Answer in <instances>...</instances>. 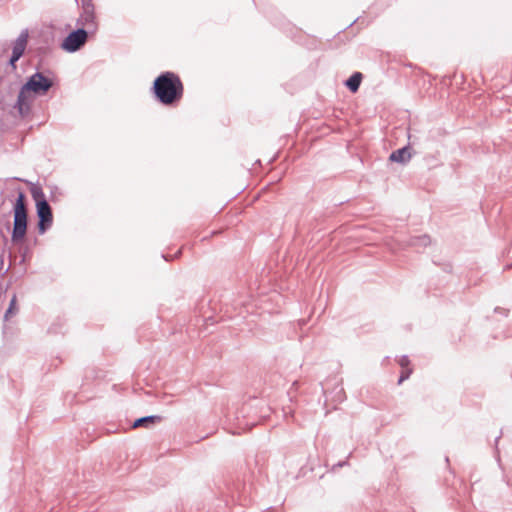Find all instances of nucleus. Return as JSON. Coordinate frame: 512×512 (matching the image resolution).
Segmentation results:
<instances>
[{
	"instance_id": "nucleus-17",
	"label": "nucleus",
	"mask_w": 512,
	"mask_h": 512,
	"mask_svg": "<svg viewBox=\"0 0 512 512\" xmlns=\"http://www.w3.org/2000/svg\"><path fill=\"white\" fill-rule=\"evenodd\" d=\"M344 85L352 92V75L344 81Z\"/></svg>"
},
{
	"instance_id": "nucleus-19",
	"label": "nucleus",
	"mask_w": 512,
	"mask_h": 512,
	"mask_svg": "<svg viewBox=\"0 0 512 512\" xmlns=\"http://www.w3.org/2000/svg\"><path fill=\"white\" fill-rule=\"evenodd\" d=\"M322 391H323V394L325 395V401H328V396H327V393H326V388L324 386H322Z\"/></svg>"
},
{
	"instance_id": "nucleus-20",
	"label": "nucleus",
	"mask_w": 512,
	"mask_h": 512,
	"mask_svg": "<svg viewBox=\"0 0 512 512\" xmlns=\"http://www.w3.org/2000/svg\"><path fill=\"white\" fill-rule=\"evenodd\" d=\"M5 227H6L7 230H10L11 225H10V221L9 220L6 221Z\"/></svg>"
},
{
	"instance_id": "nucleus-2",
	"label": "nucleus",
	"mask_w": 512,
	"mask_h": 512,
	"mask_svg": "<svg viewBox=\"0 0 512 512\" xmlns=\"http://www.w3.org/2000/svg\"><path fill=\"white\" fill-rule=\"evenodd\" d=\"M151 92L157 102L174 106L182 99L184 87L177 74L166 71L155 78Z\"/></svg>"
},
{
	"instance_id": "nucleus-10",
	"label": "nucleus",
	"mask_w": 512,
	"mask_h": 512,
	"mask_svg": "<svg viewBox=\"0 0 512 512\" xmlns=\"http://www.w3.org/2000/svg\"><path fill=\"white\" fill-rule=\"evenodd\" d=\"M411 158V153L407 147L398 149L391 153L390 160L399 163H405Z\"/></svg>"
},
{
	"instance_id": "nucleus-8",
	"label": "nucleus",
	"mask_w": 512,
	"mask_h": 512,
	"mask_svg": "<svg viewBox=\"0 0 512 512\" xmlns=\"http://www.w3.org/2000/svg\"><path fill=\"white\" fill-rule=\"evenodd\" d=\"M398 364L401 367L400 377L398 380V384H402L405 380H407L410 375L413 373V368L410 367V360L407 356H402L398 360Z\"/></svg>"
},
{
	"instance_id": "nucleus-14",
	"label": "nucleus",
	"mask_w": 512,
	"mask_h": 512,
	"mask_svg": "<svg viewBox=\"0 0 512 512\" xmlns=\"http://www.w3.org/2000/svg\"><path fill=\"white\" fill-rule=\"evenodd\" d=\"M362 78L363 76L360 72H354V92L357 91L359 85L361 84Z\"/></svg>"
},
{
	"instance_id": "nucleus-7",
	"label": "nucleus",
	"mask_w": 512,
	"mask_h": 512,
	"mask_svg": "<svg viewBox=\"0 0 512 512\" xmlns=\"http://www.w3.org/2000/svg\"><path fill=\"white\" fill-rule=\"evenodd\" d=\"M28 37L29 33L27 29H24L20 32L19 36L16 38L12 46L13 59L16 57L23 56L28 43Z\"/></svg>"
},
{
	"instance_id": "nucleus-5",
	"label": "nucleus",
	"mask_w": 512,
	"mask_h": 512,
	"mask_svg": "<svg viewBox=\"0 0 512 512\" xmlns=\"http://www.w3.org/2000/svg\"><path fill=\"white\" fill-rule=\"evenodd\" d=\"M36 214L38 217L37 228L39 234H44L52 226L53 213L48 202H40L36 205Z\"/></svg>"
},
{
	"instance_id": "nucleus-4",
	"label": "nucleus",
	"mask_w": 512,
	"mask_h": 512,
	"mask_svg": "<svg viewBox=\"0 0 512 512\" xmlns=\"http://www.w3.org/2000/svg\"><path fill=\"white\" fill-rule=\"evenodd\" d=\"M89 31L83 27L71 31L62 41L61 48L68 53L79 51L87 42Z\"/></svg>"
},
{
	"instance_id": "nucleus-15",
	"label": "nucleus",
	"mask_w": 512,
	"mask_h": 512,
	"mask_svg": "<svg viewBox=\"0 0 512 512\" xmlns=\"http://www.w3.org/2000/svg\"><path fill=\"white\" fill-rule=\"evenodd\" d=\"M81 7L82 9L95 8L93 0H81Z\"/></svg>"
},
{
	"instance_id": "nucleus-13",
	"label": "nucleus",
	"mask_w": 512,
	"mask_h": 512,
	"mask_svg": "<svg viewBox=\"0 0 512 512\" xmlns=\"http://www.w3.org/2000/svg\"><path fill=\"white\" fill-rule=\"evenodd\" d=\"M16 302H17V298H16V295L14 294L13 297L11 298L10 300V303H9V306L4 314V320L7 321L9 320V318L16 314L17 311H18V308L16 306Z\"/></svg>"
},
{
	"instance_id": "nucleus-1",
	"label": "nucleus",
	"mask_w": 512,
	"mask_h": 512,
	"mask_svg": "<svg viewBox=\"0 0 512 512\" xmlns=\"http://www.w3.org/2000/svg\"><path fill=\"white\" fill-rule=\"evenodd\" d=\"M53 85L54 81L52 78L42 72H35L21 86L14 109L23 118L29 116L36 98L46 95Z\"/></svg>"
},
{
	"instance_id": "nucleus-3",
	"label": "nucleus",
	"mask_w": 512,
	"mask_h": 512,
	"mask_svg": "<svg viewBox=\"0 0 512 512\" xmlns=\"http://www.w3.org/2000/svg\"><path fill=\"white\" fill-rule=\"evenodd\" d=\"M13 228L11 232V241L14 244L22 243L26 237L28 229V207L25 192L18 188L17 196L13 203Z\"/></svg>"
},
{
	"instance_id": "nucleus-12",
	"label": "nucleus",
	"mask_w": 512,
	"mask_h": 512,
	"mask_svg": "<svg viewBox=\"0 0 512 512\" xmlns=\"http://www.w3.org/2000/svg\"><path fill=\"white\" fill-rule=\"evenodd\" d=\"M31 195H32V197H33V199L35 201V206L39 205L40 202H48L46 197H45V194H44L42 188L39 187V186H35L34 185L31 188Z\"/></svg>"
},
{
	"instance_id": "nucleus-6",
	"label": "nucleus",
	"mask_w": 512,
	"mask_h": 512,
	"mask_svg": "<svg viewBox=\"0 0 512 512\" xmlns=\"http://www.w3.org/2000/svg\"><path fill=\"white\" fill-rule=\"evenodd\" d=\"M76 25L83 27L89 34L97 31L98 25L96 23L95 8L82 9L80 17L77 19Z\"/></svg>"
},
{
	"instance_id": "nucleus-9",
	"label": "nucleus",
	"mask_w": 512,
	"mask_h": 512,
	"mask_svg": "<svg viewBox=\"0 0 512 512\" xmlns=\"http://www.w3.org/2000/svg\"><path fill=\"white\" fill-rule=\"evenodd\" d=\"M161 420H162V417L159 415H149V416L140 417V418H137L136 420H134V422L132 424V428H138V427L149 428L153 424L158 423Z\"/></svg>"
},
{
	"instance_id": "nucleus-18",
	"label": "nucleus",
	"mask_w": 512,
	"mask_h": 512,
	"mask_svg": "<svg viewBox=\"0 0 512 512\" xmlns=\"http://www.w3.org/2000/svg\"><path fill=\"white\" fill-rule=\"evenodd\" d=\"M343 389L341 388L338 392H337V397H338V400L339 401H342L343 399Z\"/></svg>"
},
{
	"instance_id": "nucleus-16",
	"label": "nucleus",
	"mask_w": 512,
	"mask_h": 512,
	"mask_svg": "<svg viewBox=\"0 0 512 512\" xmlns=\"http://www.w3.org/2000/svg\"><path fill=\"white\" fill-rule=\"evenodd\" d=\"M21 57H16L13 59V54H11L10 56V59L8 61V64L12 67L13 70L16 69V62L20 59Z\"/></svg>"
},
{
	"instance_id": "nucleus-11",
	"label": "nucleus",
	"mask_w": 512,
	"mask_h": 512,
	"mask_svg": "<svg viewBox=\"0 0 512 512\" xmlns=\"http://www.w3.org/2000/svg\"><path fill=\"white\" fill-rule=\"evenodd\" d=\"M352 456V452H350L348 454V456L346 457V459L344 460H340V461H337L335 462L333 459L331 458H328L326 460V466L327 467H330V470L332 472H336L339 468H342L344 466H349V458Z\"/></svg>"
}]
</instances>
